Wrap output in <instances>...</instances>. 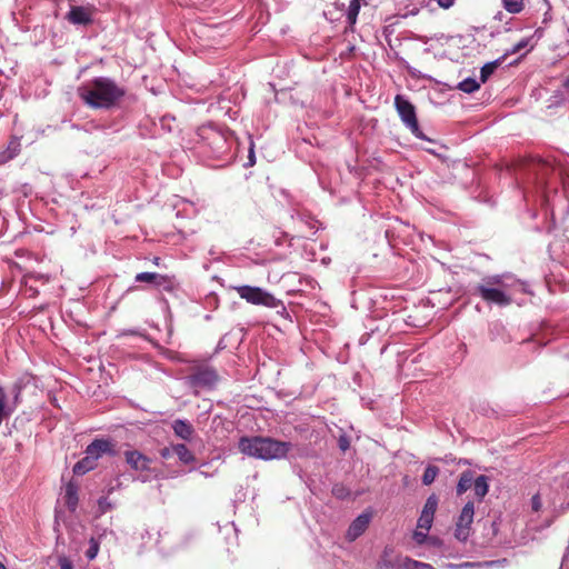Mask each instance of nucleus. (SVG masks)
<instances>
[{"label": "nucleus", "mask_w": 569, "mask_h": 569, "mask_svg": "<svg viewBox=\"0 0 569 569\" xmlns=\"http://www.w3.org/2000/svg\"><path fill=\"white\" fill-rule=\"evenodd\" d=\"M401 567L403 569H433V567L428 565V563H423V562H420V561H417V560H412V559H409V558H406L402 561Z\"/></svg>", "instance_id": "obj_29"}, {"label": "nucleus", "mask_w": 569, "mask_h": 569, "mask_svg": "<svg viewBox=\"0 0 569 569\" xmlns=\"http://www.w3.org/2000/svg\"><path fill=\"white\" fill-rule=\"evenodd\" d=\"M64 499H66L67 507L71 511H74L77 506H78V501H79V498H78V485L77 483H74L72 481L67 483V486L64 488Z\"/></svg>", "instance_id": "obj_18"}, {"label": "nucleus", "mask_w": 569, "mask_h": 569, "mask_svg": "<svg viewBox=\"0 0 569 569\" xmlns=\"http://www.w3.org/2000/svg\"><path fill=\"white\" fill-rule=\"evenodd\" d=\"M475 516V506L472 501H468L456 522V530H455V537L459 541H466L469 538L470 535V527L473 521Z\"/></svg>", "instance_id": "obj_9"}, {"label": "nucleus", "mask_w": 569, "mask_h": 569, "mask_svg": "<svg viewBox=\"0 0 569 569\" xmlns=\"http://www.w3.org/2000/svg\"><path fill=\"white\" fill-rule=\"evenodd\" d=\"M8 150L10 152L9 158L17 156L20 150V141L18 139L11 140Z\"/></svg>", "instance_id": "obj_32"}, {"label": "nucleus", "mask_w": 569, "mask_h": 569, "mask_svg": "<svg viewBox=\"0 0 569 569\" xmlns=\"http://www.w3.org/2000/svg\"><path fill=\"white\" fill-rule=\"evenodd\" d=\"M563 87L569 90V77L565 80Z\"/></svg>", "instance_id": "obj_41"}, {"label": "nucleus", "mask_w": 569, "mask_h": 569, "mask_svg": "<svg viewBox=\"0 0 569 569\" xmlns=\"http://www.w3.org/2000/svg\"><path fill=\"white\" fill-rule=\"evenodd\" d=\"M199 473H200L201 476H203L204 478H209V477H212V476H213V473H208L207 471H203V470H200V471H199Z\"/></svg>", "instance_id": "obj_40"}, {"label": "nucleus", "mask_w": 569, "mask_h": 569, "mask_svg": "<svg viewBox=\"0 0 569 569\" xmlns=\"http://www.w3.org/2000/svg\"><path fill=\"white\" fill-rule=\"evenodd\" d=\"M473 480H475L473 471H471V470L463 471L460 475V478L457 483V488H456L457 495L461 496L466 491H468L473 486Z\"/></svg>", "instance_id": "obj_20"}, {"label": "nucleus", "mask_w": 569, "mask_h": 569, "mask_svg": "<svg viewBox=\"0 0 569 569\" xmlns=\"http://www.w3.org/2000/svg\"><path fill=\"white\" fill-rule=\"evenodd\" d=\"M480 83L475 78L468 77L457 84V89L466 93H472L480 88Z\"/></svg>", "instance_id": "obj_24"}, {"label": "nucleus", "mask_w": 569, "mask_h": 569, "mask_svg": "<svg viewBox=\"0 0 569 569\" xmlns=\"http://www.w3.org/2000/svg\"><path fill=\"white\" fill-rule=\"evenodd\" d=\"M360 10L359 0H351L347 10V20L349 24H355Z\"/></svg>", "instance_id": "obj_28"}, {"label": "nucleus", "mask_w": 569, "mask_h": 569, "mask_svg": "<svg viewBox=\"0 0 569 569\" xmlns=\"http://www.w3.org/2000/svg\"><path fill=\"white\" fill-rule=\"evenodd\" d=\"M437 1H438L439 7H441L443 9H449L455 2V0H437Z\"/></svg>", "instance_id": "obj_38"}, {"label": "nucleus", "mask_w": 569, "mask_h": 569, "mask_svg": "<svg viewBox=\"0 0 569 569\" xmlns=\"http://www.w3.org/2000/svg\"><path fill=\"white\" fill-rule=\"evenodd\" d=\"M249 161H250V163H253V154H252V152L249 156Z\"/></svg>", "instance_id": "obj_44"}, {"label": "nucleus", "mask_w": 569, "mask_h": 569, "mask_svg": "<svg viewBox=\"0 0 569 569\" xmlns=\"http://www.w3.org/2000/svg\"><path fill=\"white\" fill-rule=\"evenodd\" d=\"M541 507H542V502H541L540 496L538 493L532 496V498H531L532 510L535 512H538V511H540Z\"/></svg>", "instance_id": "obj_36"}, {"label": "nucleus", "mask_w": 569, "mask_h": 569, "mask_svg": "<svg viewBox=\"0 0 569 569\" xmlns=\"http://www.w3.org/2000/svg\"><path fill=\"white\" fill-rule=\"evenodd\" d=\"M174 435L183 440H190L193 436L194 429L192 425L183 419H177L172 422Z\"/></svg>", "instance_id": "obj_17"}, {"label": "nucleus", "mask_w": 569, "mask_h": 569, "mask_svg": "<svg viewBox=\"0 0 569 569\" xmlns=\"http://www.w3.org/2000/svg\"><path fill=\"white\" fill-rule=\"evenodd\" d=\"M68 19L73 24L87 26L92 21L91 12L84 7H72L68 13Z\"/></svg>", "instance_id": "obj_16"}, {"label": "nucleus", "mask_w": 569, "mask_h": 569, "mask_svg": "<svg viewBox=\"0 0 569 569\" xmlns=\"http://www.w3.org/2000/svg\"><path fill=\"white\" fill-rule=\"evenodd\" d=\"M472 487H473L475 496L479 500H482L489 491V478L483 475L475 478Z\"/></svg>", "instance_id": "obj_21"}, {"label": "nucleus", "mask_w": 569, "mask_h": 569, "mask_svg": "<svg viewBox=\"0 0 569 569\" xmlns=\"http://www.w3.org/2000/svg\"><path fill=\"white\" fill-rule=\"evenodd\" d=\"M136 282H147L151 283L154 287L162 289L168 292H173L178 284L176 280L171 277L160 274L157 272H140L134 277Z\"/></svg>", "instance_id": "obj_10"}, {"label": "nucleus", "mask_w": 569, "mask_h": 569, "mask_svg": "<svg viewBox=\"0 0 569 569\" xmlns=\"http://www.w3.org/2000/svg\"><path fill=\"white\" fill-rule=\"evenodd\" d=\"M219 381V375L213 367L199 366L184 377L186 385L198 395L202 390L213 389Z\"/></svg>", "instance_id": "obj_5"}, {"label": "nucleus", "mask_w": 569, "mask_h": 569, "mask_svg": "<svg viewBox=\"0 0 569 569\" xmlns=\"http://www.w3.org/2000/svg\"><path fill=\"white\" fill-rule=\"evenodd\" d=\"M98 465V461H96L93 458L89 457L88 455H84V457L79 460L73 466V473L77 476L86 475L87 472L93 470Z\"/></svg>", "instance_id": "obj_19"}, {"label": "nucleus", "mask_w": 569, "mask_h": 569, "mask_svg": "<svg viewBox=\"0 0 569 569\" xmlns=\"http://www.w3.org/2000/svg\"><path fill=\"white\" fill-rule=\"evenodd\" d=\"M98 507L101 513H106L110 509H112V505L109 501L108 497H101L98 500Z\"/></svg>", "instance_id": "obj_31"}, {"label": "nucleus", "mask_w": 569, "mask_h": 569, "mask_svg": "<svg viewBox=\"0 0 569 569\" xmlns=\"http://www.w3.org/2000/svg\"><path fill=\"white\" fill-rule=\"evenodd\" d=\"M502 6L509 13L518 14L525 8V0H502Z\"/></svg>", "instance_id": "obj_25"}, {"label": "nucleus", "mask_w": 569, "mask_h": 569, "mask_svg": "<svg viewBox=\"0 0 569 569\" xmlns=\"http://www.w3.org/2000/svg\"><path fill=\"white\" fill-rule=\"evenodd\" d=\"M333 493L337 495L338 497H340V493H338V489H333Z\"/></svg>", "instance_id": "obj_45"}, {"label": "nucleus", "mask_w": 569, "mask_h": 569, "mask_svg": "<svg viewBox=\"0 0 569 569\" xmlns=\"http://www.w3.org/2000/svg\"><path fill=\"white\" fill-rule=\"evenodd\" d=\"M291 448V442L269 437H242L239 440V450L243 455L262 460L286 458Z\"/></svg>", "instance_id": "obj_3"}, {"label": "nucleus", "mask_w": 569, "mask_h": 569, "mask_svg": "<svg viewBox=\"0 0 569 569\" xmlns=\"http://www.w3.org/2000/svg\"><path fill=\"white\" fill-rule=\"evenodd\" d=\"M438 475H439V468L436 466L429 465L422 475V479H421L422 483L425 486H430L436 480Z\"/></svg>", "instance_id": "obj_26"}, {"label": "nucleus", "mask_w": 569, "mask_h": 569, "mask_svg": "<svg viewBox=\"0 0 569 569\" xmlns=\"http://www.w3.org/2000/svg\"><path fill=\"white\" fill-rule=\"evenodd\" d=\"M338 447L341 451H347L350 447L349 438L346 435H342L338 439Z\"/></svg>", "instance_id": "obj_34"}, {"label": "nucleus", "mask_w": 569, "mask_h": 569, "mask_svg": "<svg viewBox=\"0 0 569 569\" xmlns=\"http://www.w3.org/2000/svg\"><path fill=\"white\" fill-rule=\"evenodd\" d=\"M84 455L98 461L104 455L114 456V443L110 439L98 438L86 447Z\"/></svg>", "instance_id": "obj_12"}, {"label": "nucleus", "mask_w": 569, "mask_h": 569, "mask_svg": "<svg viewBox=\"0 0 569 569\" xmlns=\"http://www.w3.org/2000/svg\"><path fill=\"white\" fill-rule=\"evenodd\" d=\"M238 296L250 305L262 306L274 309L278 315L288 317V311L282 300L276 298L268 290L249 284L237 286L233 288Z\"/></svg>", "instance_id": "obj_4"}, {"label": "nucleus", "mask_w": 569, "mask_h": 569, "mask_svg": "<svg viewBox=\"0 0 569 569\" xmlns=\"http://www.w3.org/2000/svg\"><path fill=\"white\" fill-rule=\"evenodd\" d=\"M531 172L535 174L536 182L538 184L539 190L542 193H546V189L549 184V177L551 173H553V168L543 160H538L531 163L530 166ZM542 201L546 200V194H542Z\"/></svg>", "instance_id": "obj_11"}, {"label": "nucleus", "mask_w": 569, "mask_h": 569, "mask_svg": "<svg viewBox=\"0 0 569 569\" xmlns=\"http://www.w3.org/2000/svg\"><path fill=\"white\" fill-rule=\"evenodd\" d=\"M153 263H154V264H157V266H159V263H160V258H159V257H154V258H153Z\"/></svg>", "instance_id": "obj_42"}, {"label": "nucleus", "mask_w": 569, "mask_h": 569, "mask_svg": "<svg viewBox=\"0 0 569 569\" xmlns=\"http://www.w3.org/2000/svg\"><path fill=\"white\" fill-rule=\"evenodd\" d=\"M503 60L505 56L483 64L480 70V82L485 83L490 78V76L496 71V69L502 63Z\"/></svg>", "instance_id": "obj_23"}, {"label": "nucleus", "mask_w": 569, "mask_h": 569, "mask_svg": "<svg viewBox=\"0 0 569 569\" xmlns=\"http://www.w3.org/2000/svg\"><path fill=\"white\" fill-rule=\"evenodd\" d=\"M159 453L162 459H170L172 456H174L173 445L160 449Z\"/></svg>", "instance_id": "obj_35"}, {"label": "nucleus", "mask_w": 569, "mask_h": 569, "mask_svg": "<svg viewBox=\"0 0 569 569\" xmlns=\"http://www.w3.org/2000/svg\"><path fill=\"white\" fill-rule=\"evenodd\" d=\"M12 398L9 397L3 387L0 386V421L9 418L20 403L21 387L13 385L11 389Z\"/></svg>", "instance_id": "obj_8"}, {"label": "nucleus", "mask_w": 569, "mask_h": 569, "mask_svg": "<svg viewBox=\"0 0 569 569\" xmlns=\"http://www.w3.org/2000/svg\"><path fill=\"white\" fill-rule=\"evenodd\" d=\"M470 293L480 297L488 306L501 308L510 306L517 293L532 295L529 283L511 273L486 276L471 287Z\"/></svg>", "instance_id": "obj_1"}, {"label": "nucleus", "mask_w": 569, "mask_h": 569, "mask_svg": "<svg viewBox=\"0 0 569 569\" xmlns=\"http://www.w3.org/2000/svg\"><path fill=\"white\" fill-rule=\"evenodd\" d=\"M0 569H7L3 563L0 562Z\"/></svg>", "instance_id": "obj_47"}, {"label": "nucleus", "mask_w": 569, "mask_h": 569, "mask_svg": "<svg viewBox=\"0 0 569 569\" xmlns=\"http://www.w3.org/2000/svg\"><path fill=\"white\" fill-rule=\"evenodd\" d=\"M126 88L109 77H96L78 88V96L92 109L109 110L126 96Z\"/></svg>", "instance_id": "obj_2"}, {"label": "nucleus", "mask_w": 569, "mask_h": 569, "mask_svg": "<svg viewBox=\"0 0 569 569\" xmlns=\"http://www.w3.org/2000/svg\"><path fill=\"white\" fill-rule=\"evenodd\" d=\"M127 463L136 471H148L150 459L138 450L124 452Z\"/></svg>", "instance_id": "obj_15"}, {"label": "nucleus", "mask_w": 569, "mask_h": 569, "mask_svg": "<svg viewBox=\"0 0 569 569\" xmlns=\"http://www.w3.org/2000/svg\"><path fill=\"white\" fill-rule=\"evenodd\" d=\"M542 34H543V29L542 28H538V29H536V31L533 32V34L530 38H531V40L533 38L540 39L542 37Z\"/></svg>", "instance_id": "obj_39"}, {"label": "nucleus", "mask_w": 569, "mask_h": 569, "mask_svg": "<svg viewBox=\"0 0 569 569\" xmlns=\"http://www.w3.org/2000/svg\"><path fill=\"white\" fill-rule=\"evenodd\" d=\"M174 456L184 463L189 465L196 460L194 455L188 449V447L183 443L173 445Z\"/></svg>", "instance_id": "obj_22"}, {"label": "nucleus", "mask_w": 569, "mask_h": 569, "mask_svg": "<svg viewBox=\"0 0 569 569\" xmlns=\"http://www.w3.org/2000/svg\"><path fill=\"white\" fill-rule=\"evenodd\" d=\"M395 107L401 121L416 138L429 140L419 127L415 106L406 97L397 94L395 98Z\"/></svg>", "instance_id": "obj_6"}, {"label": "nucleus", "mask_w": 569, "mask_h": 569, "mask_svg": "<svg viewBox=\"0 0 569 569\" xmlns=\"http://www.w3.org/2000/svg\"><path fill=\"white\" fill-rule=\"evenodd\" d=\"M469 566H471V563H469V562L461 565V567H469Z\"/></svg>", "instance_id": "obj_46"}, {"label": "nucleus", "mask_w": 569, "mask_h": 569, "mask_svg": "<svg viewBox=\"0 0 569 569\" xmlns=\"http://www.w3.org/2000/svg\"><path fill=\"white\" fill-rule=\"evenodd\" d=\"M427 537H428V531H421V530H416L413 532V540L418 543V545H422L426 542L427 540Z\"/></svg>", "instance_id": "obj_33"}, {"label": "nucleus", "mask_w": 569, "mask_h": 569, "mask_svg": "<svg viewBox=\"0 0 569 569\" xmlns=\"http://www.w3.org/2000/svg\"><path fill=\"white\" fill-rule=\"evenodd\" d=\"M99 552V542L94 538L89 541V548L86 550V557L88 560H93Z\"/></svg>", "instance_id": "obj_30"}, {"label": "nucleus", "mask_w": 569, "mask_h": 569, "mask_svg": "<svg viewBox=\"0 0 569 569\" xmlns=\"http://www.w3.org/2000/svg\"><path fill=\"white\" fill-rule=\"evenodd\" d=\"M437 507H438V497L436 495L429 496L425 502L423 509L418 519L417 526L419 529H423L426 531L430 530L432 522H433V517H435Z\"/></svg>", "instance_id": "obj_13"}, {"label": "nucleus", "mask_w": 569, "mask_h": 569, "mask_svg": "<svg viewBox=\"0 0 569 569\" xmlns=\"http://www.w3.org/2000/svg\"><path fill=\"white\" fill-rule=\"evenodd\" d=\"M527 47H530L529 50L533 49L535 43H531V38H523V39H521L515 46H512L511 49L507 50L503 56L506 58L509 54H515V53L521 51L522 49H525Z\"/></svg>", "instance_id": "obj_27"}, {"label": "nucleus", "mask_w": 569, "mask_h": 569, "mask_svg": "<svg viewBox=\"0 0 569 569\" xmlns=\"http://www.w3.org/2000/svg\"><path fill=\"white\" fill-rule=\"evenodd\" d=\"M371 520L370 513H361L359 515L349 526L347 530V539L349 541H355L357 538H359L368 528Z\"/></svg>", "instance_id": "obj_14"}, {"label": "nucleus", "mask_w": 569, "mask_h": 569, "mask_svg": "<svg viewBox=\"0 0 569 569\" xmlns=\"http://www.w3.org/2000/svg\"><path fill=\"white\" fill-rule=\"evenodd\" d=\"M59 563L61 569H73L72 562L67 558H61Z\"/></svg>", "instance_id": "obj_37"}, {"label": "nucleus", "mask_w": 569, "mask_h": 569, "mask_svg": "<svg viewBox=\"0 0 569 569\" xmlns=\"http://www.w3.org/2000/svg\"><path fill=\"white\" fill-rule=\"evenodd\" d=\"M199 137L214 157H220L228 150V140L224 133L214 127L209 126L201 128L199 130Z\"/></svg>", "instance_id": "obj_7"}, {"label": "nucleus", "mask_w": 569, "mask_h": 569, "mask_svg": "<svg viewBox=\"0 0 569 569\" xmlns=\"http://www.w3.org/2000/svg\"><path fill=\"white\" fill-rule=\"evenodd\" d=\"M114 490V487H110L108 490H107V493L110 495L112 493V491Z\"/></svg>", "instance_id": "obj_43"}]
</instances>
